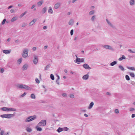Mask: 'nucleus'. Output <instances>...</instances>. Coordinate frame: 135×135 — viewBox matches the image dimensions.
I'll list each match as a JSON object with an SVG mask.
<instances>
[{
    "mask_svg": "<svg viewBox=\"0 0 135 135\" xmlns=\"http://www.w3.org/2000/svg\"><path fill=\"white\" fill-rule=\"evenodd\" d=\"M14 115V114H7L1 115L0 116L2 118H6L9 119L13 117Z\"/></svg>",
    "mask_w": 135,
    "mask_h": 135,
    "instance_id": "obj_1",
    "label": "nucleus"
},
{
    "mask_svg": "<svg viewBox=\"0 0 135 135\" xmlns=\"http://www.w3.org/2000/svg\"><path fill=\"white\" fill-rule=\"evenodd\" d=\"M23 54H22V56L24 58H26L28 56V49L25 48L23 50Z\"/></svg>",
    "mask_w": 135,
    "mask_h": 135,
    "instance_id": "obj_2",
    "label": "nucleus"
},
{
    "mask_svg": "<svg viewBox=\"0 0 135 135\" xmlns=\"http://www.w3.org/2000/svg\"><path fill=\"white\" fill-rule=\"evenodd\" d=\"M36 118L35 115L31 116L28 117L25 120L26 122H29L35 119Z\"/></svg>",
    "mask_w": 135,
    "mask_h": 135,
    "instance_id": "obj_3",
    "label": "nucleus"
},
{
    "mask_svg": "<svg viewBox=\"0 0 135 135\" xmlns=\"http://www.w3.org/2000/svg\"><path fill=\"white\" fill-rule=\"evenodd\" d=\"M38 124V125H40L41 126H45L46 125V120H42Z\"/></svg>",
    "mask_w": 135,
    "mask_h": 135,
    "instance_id": "obj_4",
    "label": "nucleus"
},
{
    "mask_svg": "<svg viewBox=\"0 0 135 135\" xmlns=\"http://www.w3.org/2000/svg\"><path fill=\"white\" fill-rule=\"evenodd\" d=\"M83 66L84 68L86 69L90 70L91 69V68L89 66V65L86 64H85L83 65Z\"/></svg>",
    "mask_w": 135,
    "mask_h": 135,
    "instance_id": "obj_5",
    "label": "nucleus"
},
{
    "mask_svg": "<svg viewBox=\"0 0 135 135\" xmlns=\"http://www.w3.org/2000/svg\"><path fill=\"white\" fill-rule=\"evenodd\" d=\"M106 21L108 24V25L110 27L113 28H115V26L113 25L107 19H106Z\"/></svg>",
    "mask_w": 135,
    "mask_h": 135,
    "instance_id": "obj_6",
    "label": "nucleus"
},
{
    "mask_svg": "<svg viewBox=\"0 0 135 135\" xmlns=\"http://www.w3.org/2000/svg\"><path fill=\"white\" fill-rule=\"evenodd\" d=\"M28 67V65L27 64H24L22 66V69L23 71H24L27 69Z\"/></svg>",
    "mask_w": 135,
    "mask_h": 135,
    "instance_id": "obj_7",
    "label": "nucleus"
},
{
    "mask_svg": "<svg viewBox=\"0 0 135 135\" xmlns=\"http://www.w3.org/2000/svg\"><path fill=\"white\" fill-rule=\"evenodd\" d=\"M38 59V57L36 56H35L34 59L33 60V62L34 64H36L37 63Z\"/></svg>",
    "mask_w": 135,
    "mask_h": 135,
    "instance_id": "obj_8",
    "label": "nucleus"
},
{
    "mask_svg": "<svg viewBox=\"0 0 135 135\" xmlns=\"http://www.w3.org/2000/svg\"><path fill=\"white\" fill-rule=\"evenodd\" d=\"M40 126H41L40 125H38V124L37 126L35 128L37 131H41L42 130V128L40 127Z\"/></svg>",
    "mask_w": 135,
    "mask_h": 135,
    "instance_id": "obj_9",
    "label": "nucleus"
},
{
    "mask_svg": "<svg viewBox=\"0 0 135 135\" xmlns=\"http://www.w3.org/2000/svg\"><path fill=\"white\" fill-rule=\"evenodd\" d=\"M89 78V75L88 74L84 75L82 77L83 79L84 80H87Z\"/></svg>",
    "mask_w": 135,
    "mask_h": 135,
    "instance_id": "obj_10",
    "label": "nucleus"
},
{
    "mask_svg": "<svg viewBox=\"0 0 135 135\" xmlns=\"http://www.w3.org/2000/svg\"><path fill=\"white\" fill-rule=\"evenodd\" d=\"M36 20L35 19H33L29 23V26H31L34 24L36 22Z\"/></svg>",
    "mask_w": 135,
    "mask_h": 135,
    "instance_id": "obj_11",
    "label": "nucleus"
},
{
    "mask_svg": "<svg viewBox=\"0 0 135 135\" xmlns=\"http://www.w3.org/2000/svg\"><path fill=\"white\" fill-rule=\"evenodd\" d=\"M47 10V7H45L42 9L41 12L43 14H44L46 12Z\"/></svg>",
    "mask_w": 135,
    "mask_h": 135,
    "instance_id": "obj_12",
    "label": "nucleus"
},
{
    "mask_svg": "<svg viewBox=\"0 0 135 135\" xmlns=\"http://www.w3.org/2000/svg\"><path fill=\"white\" fill-rule=\"evenodd\" d=\"M2 51L3 53L6 54H9L11 52L10 50H3Z\"/></svg>",
    "mask_w": 135,
    "mask_h": 135,
    "instance_id": "obj_13",
    "label": "nucleus"
},
{
    "mask_svg": "<svg viewBox=\"0 0 135 135\" xmlns=\"http://www.w3.org/2000/svg\"><path fill=\"white\" fill-rule=\"evenodd\" d=\"M60 4L59 3H57L55 5L54 8L55 9H57L60 6Z\"/></svg>",
    "mask_w": 135,
    "mask_h": 135,
    "instance_id": "obj_14",
    "label": "nucleus"
},
{
    "mask_svg": "<svg viewBox=\"0 0 135 135\" xmlns=\"http://www.w3.org/2000/svg\"><path fill=\"white\" fill-rule=\"evenodd\" d=\"M16 109L11 108L8 107V111H16Z\"/></svg>",
    "mask_w": 135,
    "mask_h": 135,
    "instance_id": "obj_15",
    "label": "nucleus"
},
{
    "mask_svg": "<svg viewBox=\"0 0 135 135\" xmlns=\"http://www.w3.org/2000/svg\"><path fill=\"white\" fill-rule=\"evenodd\" d=\"M1 109L3 111L8 112V107H2L1 108Z\"/></svg>",
    "mask_w": 135,
    "mask_h": 135,
    "instance_id": "obj_16",
    "label": "nucleus"
},
{
    "mask_svg": "<svg viewBox=\"0 0 135 135\" xmlns=\"http://www.w3.org/2000/svg\"><path fill=\"white\" fill-rule=\"evenodd\" d=\"M80 58H78V57H77V58H76V59L75 60H74V62L75 63H78V64H79V63H78V62H80Z\"/></svg>",
    "mask_w": 135,
    "mask_h": 135,
    "instance_id": "obj_17",
    "label": "nucleus"
},
{
    "mask_svg": "<svg viewBox=\"0 0 135 135\" xmlns=\"http://www.w3.org/2000/svg\"><path fill=\"white\" fill-rule=\"evenodd\" d=\"M24 85L18 84L17 85V87L20 89H23L24 88Z\"/></svg>",
    "mask_w": 135,
    "mask_h": 135,
    "instance_id": "obj_18",
    "label": "nucleus"
},
{
    "mask_svg": "<svg viewBox=\"0 0 135 135\" xmlns=\"http://www.w3.org/2000/svg\"><path fill=\"white\" fill-rule=\"evenodd\" d=\"M74 21L73 19L70 20L69 22V24L70 25H73L74 23Z\"/></svg>",
    "mask_w": 135,
    "mask_h": 135,
    "instance_id": "obj_19",
    "label": "nucleus"
},
{
    "mask_svg": "<svg viewBox=\"0 0 135 135\" xmlns=\"http://www.w3.org/2000/svg\"><path fill=\"white\" fill-rule=\"evenodd\" d=\"M94 105V103L93 102H91L89 106L88 107V109H90L92 108Z\"/></svg>",
    "mask_w": 135,
    "mask_h": 135,
    "instance_id": "obj_20",
    "label": "nucleus"
},
{
    "mask_svg": "<svg viewBox=\"0 0 135 135\" xmlns=\"http://www.w3.org/2000/svg\"><path fill=\"white\" fill-rule=\"evenodd\" d=\"M117 61H114L111 63L110 64V65L112 66H113L117 64Z\"/></svg>",
    "mask_w": 135,
    "mask_h": 135,
    "instance_id": "obj_21",
    "label": "nucleus"
},
{
    "mask_svg": "<svg viewBox=\"0 0 135 135\" xmlns=\"http://www.w3.org/2000/svg\"><path fill=\"white\" fill-rule=\"evenodd\" d=\"M135 1L134 0H131L129 1V3L131 5L133 6L134 5Z\"/></svg>",
    "mask_w": 135,
    "mask_h": 135,
    "instance_id": "obj_22",
    "label": "nucleus"
},
{
    "mask_svg": "<svg viewBox=\"0 0 135 135\" xmlns=\"http://www.w3.org/2000/svg\"><path fill=\"white\" fill-rule=\"evenodd\" d=\"M126 59V57L124 55H122V57L119 58L118 59L119 61H122L124 59Z\"/></svg>",
    "mask_w": 135,
    "mask_h": 135,
    "instance_id": "obj_23",
    "label": "nucleus"
},
{
    "mask_svg": "<svg viewBox=\"0 0 135 135\" xmlns=\"http://www.w3.org/2000/svg\"><path fill=\"white\" fill-rule=\"evenodd\" d=\"M48 12L49 13L52 14L53 12V11L52 9V8L51 7H49V9L48 10Z\"/></svg>",
    "mask_w": 135,
    "mask_h": 135,
    "instance_id": "obj_24",
    "label": "nucleus"
},
{
    "mask_svg": "<svg viewBox=\"0 0 135 135\" xmlns=\"http://www.w3.org/2000/svg\"><path fill=\"white\" fill-rule=\"evenodd\" d=\"M43 1L42 0L41 1L37 3V4L39 6H41L42 3H43Z\"/></svg>",
    "mask_w": 135,
    "mask_h": 135,
    "instance_id": "obj_25",
    "label": "nucleus"
},
{
    "mask_svg": "<svg viewBox=\"0 0 135 135\" xmlns=\"http://www.w3.org/2000/svg\"><path fill=\"white\" fill-rule=\"evenodd\" d=\"M95 13V11H94V10H92L91 11H90L89 13V15H91L93 14H94Z\"/></svg>",
    "mask_w": 135,
    "mask_h": 135,
    "instance_id": "obj_26",
    "label": "nucleus"
},
{
    "mask_svg": "<svg viewBox=\"0 0 135 135\" xmlns=\"http://www.w3.org/2000/svg\"><path fill=\"white\" fill-rule=\"evenodd\" d=\"M63 131V129L62 128H61L60 127H59L58 128L57 130V131L59 132L60 133V132L62 131Z\"/></svg>",
    "mask_w": 135,
    "mask_h": 135,
    "instance_id": "obj_27",
    "label": "nucleus"
},
{
    "mask_svg": "<svg viewBox=\"0 0 135 135\" xmlns=\"http://www.w3.org/2000/svg\"><path fill=\"white\" fill-rule=\"evenodd\" d=\"M119 68L122 71H124V67L121 65H119L118 66Z\"/></svg>",
    "mask_w": 135,
    "mask_h": 135,
    "instance_id": "obj_28",
    "label": "nucleus"
},
{
    "mask_svg": "<svg viewBox=\"0 0 135 135\" xmlns=\"http://www.w3.org/2000/svg\"><path fill=\"white\" fill-rule=\"evenodd\" d=\"M24 89L26 90H30V88L28 86L24 85Z\"/></svg>",
    "mask_w": 135,
    "mask_h": 135,
    "instance_id": "obj_29",
    "label": "nucleus"
},
{
    "mask_svg": "<svg viewBox=\"0 0 135 135\" xmlns=\"http://www.w3.org/2000/svg\"><path fill=\"white\" fill-rule=\"evenodd\" d=\"M27 13L26 11H25L20 16V18H21L22 17H23L24 15H25Z\"/></svg>",
    "mask_w": 135,
    "mask_h": 135,
    "instance_id": "obj_30",
    "label": "nucleus"
},
{
    "mask_svg": "<svg viewBox=\"0 0 135 135\" xmlns=\"http://www.w3.org/2000/svg\"><path fill=\"white\" fill-rule=\"evenodd\" d=\"M127 68L128 69H130V70H135V69L134 68V67H131L127 66Z\"/></svg>",
    "mask_w": 135,
    "mask_h": 135,
    "instance_id": "obj_31",
    "label": "nucleus"
},
{
    "mask_svg": "<svg viewBox=\"0 0 135 135\" xmlns=\"http://www.w3.org/2000/svg\"><path fill=\"white\" fill-rule=\"evenodd\" d=\"M50 64H49L47 65L46 67L45 68V69L46 70L48 69L50 67Z\"/></svg>",
    "mask_w": 135,
    "mask_h": 135,
    "instance_id": "obj_32",
    "label": "nucleus"
},
{
    "mask_svg": "<svg viewBox=\"0 0 135 135\" xmlns=\"http://www.w3.org/2000/svg\"><path fill=\"white\" fill-rule=\"evenodd\" d=\"M26 130L27 132H31L32 131V129L28 127L26 128Z\"/></svg>",
    "mask_w": 135,
    "mask_h": 135,
    "instance_id": "obj_33",
    "label": "nucleus"
},
{
    "mask_svg": "<svg viewBox=\"0 0 135 135\" xmlns=\"http://www.w3.org/2000/svg\"><path fill=\"white\" fill-rule=\"evenodd\" d=\"M31 97L32 99H35L36 98V97L35 95L33 94H31Z\"/></svg>",
    "mask_w": 135,
    "mask_h": 135,
    "instance_id": "obj_34",
    "label": "nucleus"
},
{
    "mask_svg": "<svg viewBox=\"0 0 135 135\" xmlns=\"http://www.w3.org/2000/svg\"><path fill=\"white\" fill-rule=\"evenodd\" d=\"M96 16L95 15L93 16L91 18V20L92 21H94L96 19Z\"/></svg>",
    "mask_w": 135,
    "mask_h": 135,
    "instance_id": "obj_35",
    "label": "nucleus"
},
{
    "mask_svg": "<svg viewBox=\"0 0 135 135\" xmlns=\"http://www.w3.org/2000/svg\"><path fill=\"white\" fill-rule=\"evenodd\" d=\"M50 77L52 80H53L54 79V76L53 74H51L50 75Z\"/></svg>",
    "mask_w": 135,
    "mask_h": 135,
    "instance_id": "obj_36",
    "label": "nucleus"
},
{
    "mask_svg": "<svg viewBox=\"0 0 135 135\" xmlns=\"http://www.w3.org/2000/svg\"><path fill=\"white\" fill-rule=\"evenodd\" d=\"M125 78L128 81L130 80V78L128 75H126Z\"/></svg>",
    "mask_w": 135,
    "mask_h": 135,
    "instance_id": "obj_37",
    "label": "nucleus"
},
{
    "mask_svg": "<svg viewBox=\"0 0 135 135\" xmlns=\"http://www.w3.org/2000/svg\"><path fill=\"white\" fill-rule=\"evenodd\" d=\"M108 49L113 51L114 50L113 49L112 47V46H110L109 45H108Z\"/></svg>",
    "mask_w": 135,
    "mask_h": 135,
    "instance_id": "obj_38",
    "label": "nucleus"
},
{
    "mask_svg": "<svg viewBox=\"0 0 135 135\" xmlns=\"http://www.w3.org/2000/svg\"><path fill=\"white\" fill-rule=\"evenodd\" d=\"M22 58H21L17 60V62H18L19 63V64H20L22 62Z\"/></svg>",
    "mask_w": 135,
    "mask_h": 135,
    "instance_id": "obj_39",
    "label": "nucleus"
},
{
    "mask_svg": "<svg viewBox=\"0 0 135 135\" xmlns=\"http://www.w3.org/2000/svg\"><path fill=\"white\" fill-rule=\"evenodd\" d=\"M108 45H102V46L103 47L105 48V49H108Z\"/></svg>",
    "mask_w": 135,
    "mask_h": 135,
    "instance_id": "obj_40",
    "label": "nucleus"
},
{
    "mask_svg": "<svg viewBox=\"0 0 135 135\" xmlns=\"http://www.w3.org/2000/svg\"><path fill=\"white\" fill-rule=\"evenodd\" d=\"M63 131H68L69 129L67 127H65L63 128Z\"/></svg>",
    "mask_w": 135,
    "mask_h": 135,
    "instance_id": "obj_41",
    "label": "nucleus"
},
{
    "mask_svg": "<svg viewBox=\"0 0 135 135\" xmlns=\"http://www.w3.org/2000/svg\"><path fill=\"white\" fill-rule=\"evenodd\" d=\"M6 19H4L2 22L1 24L2 25L4 24L5 22L6 21Z\"/></svg>",
    "mask_w": 135,
    "mask_h": 135,
    "instance_id": "obj_42",
    "label": "nucleus"
},
{
    "mask_svg": "<svg viewBox=\"0 0 135 135\" xmlns=\"http://www.w3.org/2000/svg\"><path fill=\"white\" fill-rule=\"evenodd\" d=\"M16 17H14L11 20V21L12 22H13L14 21L16 20Z\"/></svg>",
    "mask_w": 135,
    "mask_h": 135,
    "instance_id": "obj_43",
    "label": "nucleus"
},
{
    "mask_svg": "<svg viewBox=\"0 0 135 135\" xmlns=\"http://www.w3.org/2000/svg\"><path fill=\"white\" fill-rule=\"evenodd\" d=\"M130 75L132 77H134L135 75L134 73H130Z\"/></svg>",
    "mask_w": 135,
    "mask_h": 135,
    "instance_id": "obj_44",
    "label": "nucleus"
},
{
    "mask_svg": "<svg viewBox=\"0 0 135 135\" xmlns=\"http://www.w3.org/2000/svg\"><path fill=\"white\" fill-rule=\"evenodd\" d=\"M128 51L129 52H130L132 53H135V51H132V50L131 49H128Z\"/></svg>",
    "mask_w": 135,
    "mask_h": 135,
    "instance_id": "obj_45",
    "label": "nucleus"
},
{
    "mask_svg": "<svg viewBox=\"0 0 135 135\" xmlns=\"http://www.w3.org/2000/svg\"><path fill=\"white\" fill-rule=\"evenodd\" d=\"M62 95L64 97H67V95L66 93H64L62 94Z\"/></svg>",
    "mask_w": 135,
    "mask_h": 135,
    "instance_id": "obj_46",
    "label": "nucleus"
},
{
    "mask_svg": "<svg viewBox=\"0 0 135 135\" xmlns=\"http://www.w3.org/2000/svg\"><path fill=\"white\" fill-rule=\"evenodd\" d=\"M114 112L117 114H118L119 113V110L118 109H116L114 110Z\"/></svg>",
    "mask_w": 135,
    "mask_h": 135,
    "instance_id": "obj_47",
    "label": "nucleus"
},
{
    "mask_svg": "<svg viewBox=\"0 0 135 135\" xmlns=\"http://www.w3.org/2000/svg\"><path fill=\"white\" fill-rule=\"evenodd\" d=\"M0 131H1V132L0 133L1 135H3L4 133V131H1V128H0Z\"/></svg>",
    "mask_w": 135,
    "mask_h": 135,
    "instance_id": "obj_48",
    "label": "nucleus"
},
{
    "mask_svg": "<svg viewBox=\"0 0 135 135\" xmlns=\"http://www.w3.org/2000/svg\"><path fill=\"white\" fill-rule=\"evenodd\" d=\"M35 81H36V83L38 84H39L40 83V81L37 78L36 79Z\"/></svg>",
    "mask_w": 135,
    "mask_h": 135,
    "instance_id": "obj_49",
    "label": "nucleus"
},
{
    "mask_svg": "<svg viewBox=\"0 0 135 135\" xmlns=\"http://www.w3.org/2000/svg\"><path fill=\"white\" fill-rule=\"evenodd\" d=\"M73 32H74L73 30L72 29V30H71L70 31V35L71 36H72L73 35Z\"/></svg>",
    "mask_w": 135,
    "mask_h": 135,
    "instance_id": "obj_50",
    "label": "nucleus"
},
{
    "mask_svg": "<svg viewBox=\"0 0 135 135\" xmlns=\"http://www.w3.org/2000/svg\"><path fill=\"white\" fill-rule=\"evenodd\" d=\"M26 92H25L22 95H21L20 96V97H24L26 95Z\"/></svg>",
    "mask_w": 135,
    "mask_h": 135,
    "instance_id": "obj_51",
    "label": "nucleus"
},
{
    "mask_svg": "<svg viewBox=\"0 0 135 135\" xmlns=\"http://www.w3.org/2000/svg\"><path fill=\"white\" fill-rule=\"evenodd\" d=\"M27 25V24L26 23H23L22 25V27H25Z\"/></svg>",
    "mask_w": 135,
    "mask_h": 135,
    "instance_id": "obj_52",
    "label": "nucleus"
},
{
    "mask_svg": "<svg viewBox=\"0 0 135 135\" xmlns=\"http://www.w3.org/2000/svg\"><path fill=\"white\" fill-rule=\"evenodd\" d=\"M70 97L71 98H74V96L73 94H70Z\"/></svg>",
    "mask_w": 135,
    "mask_h": 135,
    "instance_id": "obj_53",
    "label": "nucleus"
},
{
    "mask_svg": "<svg viewBox=\"0 0 135 135\" xmlns=\"http://www.w3.org/2000/svg\"><path fill=\"white\" fill-rule=\"evenodd\" d=\"M4 69H3L1 68L0 69V71L1 73H3L4 71Z\"/></svg>",
    "mask_w": 135,
    "mask_h": 135,
    "instance_id": "obj_54",
    "label": "nucleus"
},
{
    "mask_svg": "<svg viewBox=\"0 0 135 135\" xmlns=\"http://www.w3.org/2000/svg\"><path fill=\"white\" fill-rule=\"evenodd\" d=\"M81 111L82 112H86V110H85V109H81Z\"/></svg>",
    "mask_w": 135,
    "mask_h": 135,
    "instance_id": "obj_55",
    "label": "nucleus"
},
{
    "mask_svg": "<svg viewBox=\"0 0 135 135\" xmlns=\"http://www.w3.org/2000/svg\"><path fill=\"white\" fill-rule=\"evenodd\" d=\"M134 110H135L134 108H131L129 109V110L131 111Z\"/></svg>",
    "mask_w": 135,
    "mask_h": 135,
    "instance_id": "obj_56",
    "label": "nucleus"
},
{
    "mask_svg": "<svg viewBox=\"0 0 135 135\" xmlns=\"http://www.w3.org/2000/svg\"><path fill=\"white\" fill-rule=\"evenodd\" d=\"M84 58H81L80 59V62H84Z\"/></svg>",
    "mask_w": 135,
    "mask_h": 135,
    "instance_id": "obj_57",
    "label": "nucleus"
},
{
    "mask_svg": "<svg viewBox=\"0 0 135 135\" xmlns=\"http://www.w3.org/2000/svg\"><path fill=\"white\" fill-rule=\"evenodd\" d=\"M59 80L57 79L56 81V83L58 85H59L60 84L59 82Z\"/></svg>",
    "mask_w": 135,
    "mask_h": 135,
    "instance_id": "obj_58",
    "label": "nucleus"
},
{
    "mask_svg": "<svg viewBox=\"0 0 135 135\" xmlns=\"http://www.w3.org/2000/svg\"><path fill=\"white\" fill-rule=\"evenodd\" d=\"M23 6V5L22 4H18V6L19 7H21L22 6Z\"/></svg>",
    "mask_w": 135,
    "mask_h": 135,
    "instance_id": "obj_59",
    "label": "nucleus"
},
{
    "mask_svg": "<svg viewBox=\"0 0 135 135\" xmlns=\"http://www.w3.org/2000/svg\"><path fill=\"white\" fill-rule=\"evenodd\" d=\"M135 117V114H133L132 115V118H133Z\"/></svg>",
    "mask_w": 135,
    "mask_h": 135,
    "instance_id": "obj_60",
    "label": "nucleus"
},
{
    "mask_svg": "<svg viewBox=\"0 0 135 135\" xmlns=\"http://www.w3.org/2000/svg\"><path fill=\"white\" fill-rule=\"evenodd\" d=\"M36 49V48L35 47H34L32 48V50L33 51H35Z\"/></svg>",
    "mask_w": 135,
    "mask_h": 135,
    "instance_id": "obj_61",
    "label": "nucleus"
},
{
    "mask_svg": "<svg viewBox=\"0 0 135 135\" xmlns=\"http://www.w3.org/2000/svg\"><path fill=\"white\" fill-rule=\"evenodd\" d=\"M9 132H7L6 133H5L4 134V135H9Z\"/></svg>",
    "mask_w": 135,
    "mask_h": 135,
    "instance_id": "obj_62",
    "label": "nucleus"
},
{
    "mask_svg": "<svg viewBox=\"0 0 135 135\" xmlns=\"http://www.w3.org/2000/svg\"><path fill=\"white\" fill-rule=\"evenodd\" d=\"M106 94L108 95H110V93L109 92H107L106 93Z\"/></svg>",
    "mask_w": 135,
    "mask_h": 135,
    "instance_id": "obj_63",
    "label": "nucleus"
},
{
    "mask_svg": "<svg viewBox=\"0 0 135 135\" xmlns=\"http://www.w3.org/2000/svg\"><path fill=\"white\" fill-rule=\"evenodd\" d=\"M14 10L13 9H11L10 10V12L11 13H13L14 12Z\"/></svg>",
    "mask_w": 135,
    "mask_h": 135,
    "instance_id": "obj_64",
    "label": "nucleus"
}]
</instances>
